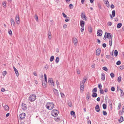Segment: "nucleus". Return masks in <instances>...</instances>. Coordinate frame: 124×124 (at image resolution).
Here are the masks:
<instances>
[{"label":"nucleus","instance_id":"obj_1","mask_svg":"<svg viewBox=\"0 0 124 124\" xmlns=\"http://www.w3.org/2000/svg\"><path fill=\"white\" fill-rule=\"evenodd\" d=\"M54 107V104L53 102H49L47 103L46 107L48 109L52 110Z\"/></svg>","mask_w":124,"mask_h":124},{"label":"nucleus","instance_id":"obj_2","mask_svg":"<svg viewBox=\"0 0 124 124\" xmlns=\"http://www.w3.org/2000/svg\"><path fill=\"white\" fill-rule=\"evenodd\" d=\"M58 113V111L56 109H53L51 112V115L53 116H57Z\"/></svg>","mask_w":124,"mask_h":124},{"label":"nucleus","instance_id":"obj_3","mask_svg":"<svg viewBox=\"0 0 124 124\" xmlns=\"http://www.w3.org/2000/svg\"><path fill=\"white\" fill-rule=\"evenodd\" d=\"M36 98V96L34 94L31 95L29 96V100L31 101L32 102L35 100Z\"/></svg>","mask_w":124,"mask_h":124},{"label":"nucleus","instance_id":"obj_4","mask_svg":"<svg viewBox=\"0 0 124 124\" xmlns=\"http://www.w3.org/2000/svg\"><path fill=\"white\" fill-rule=\"evenodd\" d=\"M105 34L107 38L110 39L111 37V39H112V36L110 33L106 32L105 33Z\"/></svg>","mask_w":124,"mask_h":124},{"label":"nucleus","instance_id":"obj_5","mask_svg":"<svg viewBox=\"0 0 124 124\" xmlns=\"http://www.w3.org/2000/svg\"><path fill=\"white\" fill-rule=\"evenodd\" d=\"M16 21L17 24H19L20 23L19 17L18 15H16Z\"/></svg>","mask_w":124,"mask_h":124},{"label":"nucleus","instance_id":"obj_6","mask_svg":"<svg viewBox=\"0 0 124 124\" xmlns=\"http://www.w3.org/2000/svg\"><path fill=\"white\" fill-rule=\"evenodd\" d=\"M48 82L49 84H51L54 86V84L52 79V78H49L48 80Z\"/></svg>","mask_w":124,"mask_h":124},{"label":"nucleus","instance_id":"obj_7","mask_svg":"<svg viewBox=\"0 0 124 124\" xmlns=\"http://www.w3.org/2000/svg\"><path fill=\"white\" fill-rule=\"evenodd\" d=\"M54 94L57 96H58L59 95L58 91L56 89L54 88L53 89Z\"/></svg>","mask_w":124,"mask_h":124},{"label":"nucleus","instance_id":"obj_8","mask_svg":"<svg viewBox=\"0 0 124 124\" xmlns=\"http://www.w3.org/2000/svg\"><path fill=\"white\" fill-rule=\"evenodd\" d=\"M21 106L22 109L23 110H26L27 108L26 105L24 103H22Z\"/></svg>","mask_w":124,"mask_h":124},{"label":"nucleus","instance_id":"obj_9","mask_svg":"<svg viewBox=\"0 0 124 124\" xmlns=\"http://www.w3.org/2000/svg\"><path fill=\"white\" fill-rule=\"evenodd\" d=\"M102 33V31L101 30H98L97 31V36H101Z\"/></svg>","mask_w":124,"mask_h":124},{"label":"nucleus","instance_id":"obj_10","mask_svg":"<svg viewBox=\"0 0 124 124\" xmlns=\"http://www.w3.org/2000/svg\"><path fill=\"white\" fill-rule=\"evenodd\" d=\"M11 22L12 26L13 27H15V23L14 20L12 18L11 19Z\"/></svg>","mask_w":124,"mask_h":124},{"label":"nucleus","instance_id":"obj_11","mask_svg":"<svg viewBox=\"0 0 124 124\" xmlns=\"http://www.w3.org/2000/svg\"><path fill=\"white\" fill-rule=\"evenodd\" d=\"M101 52V49L98 48V49L96 51V54L97 55L99 56Z\"/></svg>","mask_w":124,"mask_h":124},{"label":"nucleus","instance_id":"obj_12","mask_svg":"<svg viewBox=\"0 0 124 124\" xmlns=\"http://www.w3.org/2000/svg\"><path fill=\"white\" fill-rule=\"evenodd\" d=\"M73 41L75 45H77L78 43V40L76 38H74L73 39Z\"/></svg>","mask_w":124,"mask_h":124},{"label":"nucleus","instance_id":"obj_13","mask_svg":"<svg viewBox=\"0 0 124 124\" xmlns=\"http://www.w3.org/2000/svg\"><path fill=\"white\" fill-rule=\"evenodd\" d=\"M123 113H124V106H123L122 109V111H120L119 112V116H122Z\"/></svg>","mask_w":124,"mask_h":124},{"label":"nucleus","instance_id":"obj_14","mask_svg":"<svg viewBox=\"0 0 124 124\" xmlns=\"http://www.w3.org/2000/svg\"><path fill=\"white\" fill-rule=\"evenodd\" d=\"M104 0V3L105 5L108 7H109V4L108 0Z\"/></svg>","mask_w":124,"mask_h":124},{"label":"nucleus","instance_id":"obj_15","mask_svg":"<svg viewBox=\"0 0 124 124\" xmlns=\"http://www.w3.org/2000/svg\"><path fill=\"white\" fill-rule=\"evenodd\" d=\"M13 68L15 72L16 76L18 77L19 75V73L18 70L15 68L14 66L13 67Z\"/></svg>","mask_w":124,"mask_h":124},{"label":"nucleus","instance_id":"obj_16","mask_svg":"<svg viewBox=\"0 0 124 124\" xmlns=\"http://www.w3.org/2000/svg\"><path fill=\"white\" fill-rule=\"evenodd\" d=\"M81 16V18L83 19V20H86V18L87 17L85 15V14H84L83 13H82Z\"/></svg>","mask_w":124,"mask_h":124},{"label":"nucleus","instance_id":"obj_17","mask_svg":"<svg viewBox=\"0 0 124 124\" xmlns=\"http://www.w3.org/2000/svg\"><path fill=\"white\" fill-rule=\"evenodd\" d=\"M105 74L103 73H102L101 76V79L103 81H104L105 80Z\"/></svg>","mask_w":124,"mask_h":124},{"label":"nucleus","instance_id":"obj_18","mask_svg":"<svg viewBox=\"0 0 124 124\" xmlns=\"http://www.w3.org/2000/svg\"><path fill=\"white\" fill-rule=\"evenodd\" d=\"M96 111L97 112H99L100 110V107L99 105H97L95 107Z\"/></svg>","mask_w":124,"mask_h":124},{"label":"nucleus","instance_id":"obj_19","mask_svg":"<svg viewBox=\"0 0 124 124\" xmlns=\"http://www.w3.org/2000/svg\"><path fill=\"white\" fill-rule=\"evenodd\" d=\"M48 38L49 39H51L52 36L51 34L50 31H49L48 32Z\"/></svg>","mask_w":124,"mask_h":124},{"label":"nucleus","instance_id":"obj_20","mask_svg":"<svg viewBox=\"0 0 124 124\" xmlns=\"http://www.w3.org/2000/svg\"><path fill=\"white\" fill-rule=\"evenodd\" d=\"M80 25L82 27H84L85 25V22L83 21H81L80 22Z\"/></svg>","mask_w":124,"mask_h":124},{"label":"nucleus","instance_id":"obj_21","mask_svg":"<svg viewBox=\"0 0 124 124\" xmlns=\"http://www.w3.org/2000/svg\"><path fill=\"white\" fill-rule=\"evenodd\" d=\"M4 108L5 110L6 111L8 110L9 109V107L7 105H5L4 106Z\"/></svg>","mask_w":124,"mask_h":124},{"label":"nucleus","instance_id":"obj_22","mask_svg":"<svg viewBox=\"0 0 124 124\" xmlns=\"http://www.w3.org/2000/svg\"><path fill=\"white\" fill-rule=\"evenodd\" d=\"M84 85L80 84V90L81 91L83 92L84 90Z\"/></svg>","mask_w":124,"mask_h":124},{"label":"nucleus","instance_id":"obj_23","mask_svg":"<svg viewBox=\"0 0 124 124\" xmlns=\"http://www.w3.org/2000/svg\"><path fill=\"white\" fill-rule=\"evenodd\" d=\"M120 119H118V121L119 123H121L124 121L123 117H120Z\"/></svg>","mask_w":124,"mask_h":124},{"label":"nucleus","instance_id":"obj_24","mask_svg":"<svg viewBox=\"0 0 124 124\" xmlns=\"http://www.w3.org/2000/svg\"><path fill=\"white\" fill-rule=\"evenodd\" d=\"M54 119L57 122L59 121L60 120V118L59 117H55Z\"/></svg>","mask_w":124,"mask_h":124},{"label":"nucleus","instance_id":"obj_25","mask_svg":"<svg viewBox=\"0 0 124 124\" xmlns=\"http://www.w3.org/2000/svg\"><path fill=\"white\" fill-rule=\"evenodd\" d=\"M122 26V24L121 23H119L117 24V27L118 28H119L121 27Z\"/></svg>","mask_w":124,"mask_h":124},{"label":"nucleus","instance_id":"obj_26","mask_svg":"<svg viewBox=\"0 0 124 124\" xmlns=\"http://www.w3.org/2000/svg\"><path fill=\"white\" fill-rule=\"evenodd\" d=\"M86 80V79H83L82 82H81L80 84H82V85H84L85 82Z\"/></svg>","mask_w":124,"mask_h":124},{"label":"nucleus","instance_id":"obj_27","mask_svg":"<svg viewBox=\"0 0 124 124\" xmlns=\"http://www.w3.org/2000/svg\"><path fill=\"white\" fill-rule=\"evenodd\" d=\"M90 95L89 93L88 92L87 94L86 99L87 100H88L90 98Z\"/></svg>","mask_w":124,"mask_h":124},{"label":"nucleus","instance_id":"obj_28","mask_svg":"<svg viewBox=\"0 0 124 124\" xmlns=\"http://www.w3.org/2000/svg\"><path fill=\"white\" fill-rule=\"evenodd\" d=\"M97 94L95 93H93L92 95V96L93 97H95L97 96Z\"/></svg>","mask_w":124,"mask_h":124},{"label":"nucleus","instance_id":"obj_29","mask_svg":"<svg viewBox=\"0 0 124 124\" xmlns=\"http://www.w3.org/2000/svg\"><path fill=\"white\" fill-rule=\"evenodd\" d=\"M118 51L117 50H115L114 51V55L116 57L117 56L118 54Z\"/></svg>","mask_w":124,"mask_h":124},{"label":"nucleus","instance_id":"obj_30","mask_svg":"<svg viewBox=\"0 0 124 124\" xmlns=\"http://www.w3.org/2000/svg\"><path fill=\"white\" fill-rule=\"evenodd\" d=\"M115 11L114 10H113L112 12V13L113 17H114L115 15Z\"/></svg>","mask_w":124,"mask_h":124},{"label":"nucleus","instance_id":"obj_31","mask_svg":"<svg viewBox=\"0 0 124 124\" xmlns=\"http://www.w3.org/2000/svg\"><path fill=\"white\" fill-rule=\"evenodd\" d=\"M75 114V112L73 111H71L70 115L71 116H74Z\"/></svg>","mask_w":124,"mask_h":124},{"label":"nucleus","instance_id":"obj_32","mask_svg":"<svg viewBox=\"0 0 124 124\" xmlns=\"http://www.w3.org/2000/svg\"><path fill=\"white\" fill-rule=\"evenodd\" d=\"M54 57L53 56H52L50 59V62H52L54 60Z\"/></svg>","mask_w":124,"mask_h":124},{"label":"nucleus","instance_id":"obj_33","mask_svg":"<svg viewBox=\"0 0 124 124\" xmlns=\"http://www.w3.org/2000/svg\"><path fill=\"white\" fill-rule=\"evenodd\" d=\"M119 90H120L121 92V96H122L124 95V93L123 91L121 89H120Z\"/></svg>","mask_w":124,"mask_h":124},{"label":"nucleus","instance_id":"obj_34","mask_svg":"<svg viewBox=\"0 0 124 124\" xmlns=\"http://www.w3.org/2000/svg\"><path fill=\"white\" fill-rule=\"evenodd\" d=\"M44 77H45V81L46 82V84L47 83L46 76L45 74H44Z\"/></svg>","mask_w":124,"mask_h":124},{"label":"nucleus","instance_id":"obj_35","mask_svg":"<svg viewBox=\"0 0 124 124\" xmlns=\"http://www.w3.org/2000/svg\"><path fill=\"white\" fill-rule=\"evenodd\" d=\"M59 58L58 57H56V60H55V62H56L57 63L59 62Z\"/></svg>","mask_w":124,"mask_h":124},{"label":"nucleus","instance_id":"obj_36","mask_svg":"<svg viewBox=\"0 0 124 124\" xmlns=\"http://www.w3.org/2000/svg\"><path fill=\"white\" fill-rule=\"evenodd\" d=\"M124 69V65H123L120 66L119 67V69L120 70H121Z\"/></svg>","mask_w":124,"mask_h":124},{"label":"nucleus","instance_id":"obj_37","mask_svg":"<svg viewBox=\"0 0 124 124\" xmlns=\"http://www.w3.org/2000/svg\"><path fill=\"white\" fill-rule=\"evenodd\" d=\"M25 116V113H21L20 114V115L19 116Z\"/></svg>","mask_w":124,"mask_h":124},{"label":"nucleus","instance_id":"obj_38","mask_svg":"<svg viewBox=\"0 0 124 124\" xmlns=\"http://www.w3.org/2000/svg\"><path fill=\"white\" fill-rule=\"evenodd\" d=\"M112 39H110L109 40V45L110 46H111L112 45Z\"/></svg>","mask_w":124,"mask_h":124},{"label":"nucleus","instance_id":"obj_39","mask_svg":"<svg viewBox=\"0 0 124 124\" xmlns=\"http://www.w3.org/2000/svg\"><path fill=\"white\" fill-rule=\"evenodd\" d=\"M100 93L101 94H103L104 92L103 91L102 89L100 90Z\"/></svg>","mask_w":124,"mask_h":124},{"label":"nucleus","instance_id":"obj_40","mask_svg":"<svg viewBox=\"0 0 124 124\" xmlns=\"http://www.w3.org/2000/svg\"><path fill=\"white\" fill-rule=\"evenodd\" d=\"M102 69L106 71H107L108 70L107 68L106 67H104L102 68Z\"/></svg>","mask_w":124,"mask_h":124},{"label":"nucleus","instance_id":"obj_41","mask_svg":"<svg viewBox=\"0 0 124 124\" xmlns=\"http://www.w3.org/2000/svg\"><path fill=\"white\" fill-rule=\"evenodd\" d=\"M103 108L104 109H105L106 108V105L105 104H103Z\"/></svg>","mask_w":124,"mask_h":124},{"label":"nucleus","instance_id":"obj_42","mask_svg":"<svg viewBox=\"0 0 124 124\" xmlns=\"http://www.w3.org/2000/svg\"><path fill=\"white\" fill-rule=\"evenodd\" d=\"M8 33L10 35H12V33L11 31V30H9L8 31Z\"/></svg>","mask_w":124,"mask_h":124},{"label":"nucleus","instance_id":"obj_43","mask_svg":"<svg viewBox=\"0 0 124 124\" xmlns=\"http://www.w3.org/2000/svg\"><path fill=\"white\" fill-rule=\"evenodd\" d=\"M68 105L70 107H71L72 106V104L70 101H69L68 102Z\"/></svg>","mask_w":124,"mask_h":124},{"label":"nucleus","instance_id":"obj_44","mask_svg":"<svg viewBox=\"0 0 124 124\" xmlns=\"http://www.w3.org/2000/svg\"><path fill=\"white\" fill-rule=\"evenodd\" d=\"M46 82H45V83L42 82V85L44 87H45L46 86Z\"/></svg>","mask_w":124,"mask_h":124},{"label":"nucleus","instance_id":"obj_45","mask_svg":"<svg viewBox=\"0 0 124 124\" xmlns=\"http://www.w3.org/2000/svg\"><path fill=\"white\" fill-rule=\"evenodd\" d=\"M73 5L72 4H70L69 6V8L70 9H72L73 8Z\"/></svg>","mask_w":124,"mask_h":124},{"label":"nucleus","instance_id":"obj_46","mask_svg":"<svg viewBox=\"0 0 124 124\" xmlns=\"http://www.w3.org/2000/svg\"><path fill=\"white\" fill-rule=\"evenodd\" d=\"M121 79V77L120 76H119L118 77V81L119 82H120Z\"/></svg>","mask_w":124,"mask_h":124},{"label":"nucleus","instance_id":"obj_47","mask_svg":"<svg viewBox=\"0 0 124 124\" xmlns=\"http://www.w3.org/2000/svg\"><path fill=\"white\" fill-rule=\"evenodd\" d=\"M97 88H94L92 90V92H96L97 91Z\"/></svg>","mask_w":124,"mask_h":124},{"label":"nucleus","instance_id":"obj_48","mask_svg":"<svg viewBox=\"0 0 124 124\" xmlns=\"http://www.w3.org/2000/svg\"><path fill=\"white\" fill-rule=\"evenodd\" d=\"M35 18L37 21H38V16H37V15L36 14L35 15Z\"/></svg>","mask_w":124,"mask_h":124},{"label":"nucleus","instance_id":"obj_49","mask_svg":"<svg viewBox=\"0 0 124 124\" xmlns=\"http://www.w3.org/2000/svg\"><path fill=\"white\" fill-rule=\"evenodd\" d=\"M110 75L111 77L112 78L114 77L115 76L114 74L113 73H110Z\"/></svg>","mask_w":124,"mask_h":124},{"label":"nucleus","instance_id":"obj_50","mask_svg":"<svg viewBox=\"0 0 124 124\" xmlns=\"http://www.w3.org/2000/svg\"><path fill=\"white\" fill-rule=\"evenodd\" d=\"M3 5L4 7L5 8L6 7V3L5 2V1L3 2Z\"/></svg>","mask_w":124,"mask_h":124},{"label":"nucleus","instance_id":"obj_51","mask_svg":"<svg viewBox=\"0 0 124 124\" xmlns=\"http://www.w3.org/2000/svg\"><path fill=\"white\" fill-rule=\"evenodd\" d=\"M98 87L100 89H101L102 85L101 84H99L98 85Z\"/></svg>","mask_w":124,"mask_h":124},{"label":"nucleus","instance_id":"obj_52","mask_svg":"<svg viewBox=\"0 0 124 124\" xmlns=\"http://www.w3.org/2000/svg\"><path fill=\"white\" fill-rule=\"evenodd\" d=\"M66 19H65V21L66 22H67L69 21L70 20V19L69 17H67Z\"/></svg>","mask_w":124,"mask_h":124},{"label":"nucleus","instance_id":"obj_53","mask_svg":"<svg viewBox=\"0 0 124 124\" xmlns=\"http://www.w3.org/2000/svg\"><path fill=\"white\" fill-rule=\"evenodd\" d=\"M7 73V72L6 71H4L2 73V75L4 76Z\"/></svg>","mask_w":124,"mask_h":124},{"label":"nucleus","instance_id":"obj_54","mask_svg":"<svg viewBox=\"0 0 124 124\" xmlns=\"http://www.w3.org/2000/svg\"><path fill=\"white\" fill-rule=\"evenodd\" d=\"M121 63V61H118L116 62V64L117 65H119Z\"/></svg>","mask_w":124,"mask_h":124},{"label":"nucleus","instance_id":"obj_55","mask_svg":"<svg viewBox=\"0 0 124 124\" xmlns=\"http://www.w3.org/2000/svg\"><path fill=\"white\" fill-rule=\"evenodd\" d=\"M103 115L104 116H106V115L107 114V113L105 111H103Z\"/></svg>","mask_w":124,"mask_h":124},{"label":"nucleus","instance_id":"obj_56","mask_svg":"<svg viewBox=\"0 0 124 124\" xmlns=\"http://www.w3.org/2000/svg\"><path fill=\"white\" fill-rule=\"evenodd\" d=\"M61 96L62 98H64L65 97V96L64 95V94H63V93H61Z\"/></svg>","mask_w":124,"mask_h":124},{"label":"nucleus","instance_id":"obj_57","mask_svg":"<svg viewBox=\"0 0 124 124\" xmlns=\"http://www.w3.org/2000/svg\"><path fill=\"white\" fill-rule=\"evenodd\" d=\"M111 89L112 91L114 92L115 90V88L114 87H112L111 88Z\"/></svg>","mask_w":124,"mask_h":124},{"label":"nucleus","instance_id":"obj_58","mask_svg":"<svg viewBox=\"0 0 124 124\" xmlns=\"http://www.w3.org/2000/svg\"><path fill=\"white\" fill-rule=\"evenodd\" d=\"M106 57L108 59H109L110 58L111 56L110 55H107L106 56Z\"/></svg>","mask_w":124,"mask_h":124},{"label":"nucleus","instance_id":"obj_59","mask_svg":"<svg viewBox=\"0 0 124 124\" xmlns=\"http://www.w3.org/2000/svg\"><path fill=\"white\" fill-rule=\"evenodd\" d=\"M77 73L78 74H79L80 73V71L78 69H77Z\"/></svg>","mask_w":124,"mask_h":124},{"label":"nucleus","instance_id":"obj_60","mask_svg":"<svg viewBox=\"0 0 124 124\" xmlns=\"http://www.w3.org/2000/svg\"><path fill=\"white\" fill-rule=\"evenodd\" d=\"M110 7L111 8L113 9L115 7L113 4H112L110 5Z\"/></svg>","mask_w":124,"mask_h":124},{"label":"nucleus","instance_id":"obj_61","mask_svg":"<svg viewBox=\"0 0 124 124\" xmlns=\"http://www.w3.org/2000/svg\"><path fill=\"white\" fill-rule=\"evenodd\" d=\"M108 24L109 26H111L112 24V23L111 22H109L108 23Z\"/></svg>","mask_w":124,"mask_h":124},{"label":"nucleus","instance_id":"obj_62","mask_svg":"<svg viewBox=\"0 0 124 124\" xmlns=\"http://www.w3.org/2000/svg\"><path fill=\"white\" fill-rule=\"evenodd\" d=\"M62 14L63 16L64 17H67V16L66 15H65L64 13H62Z\"/></svg>","mask_w":124,"mask_h":124},{"label":"nucleus","instance_id":"obj_63","mask_svg":"<svg viewBox=\"0 0 124 124\" xmlns=\"http://www.w3.org/2000/svg\"><path fill=\"white\" fill-rule=\"evenodd\" d=\"M121 106V104L120 103H119L118 104V109L119 110Z\"/></svg>","mask_w":124,"mask_h":124},{"label":"nucleus","instance_id":"obj_64","mask_svg":"<svg viewBox=\"0 0 124 124\" xmlns=\"http://www.w3.org/2000/svg\"><path fill=\"white\" fill-rule=\"evenodd\" d=\"M67 25L66 24H64L63 25V27L65 29L67 28Z\"/></svg>","mask_w":124,"mask_h":124}]
</instances>
